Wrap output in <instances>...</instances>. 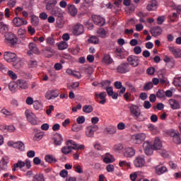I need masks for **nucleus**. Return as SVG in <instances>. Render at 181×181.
Returning <instances> with one entry per match:
<instances>
[{"mask_svg":"<svg viewBox=\"0 0 181 181\" xmlns=\"http://www.w3.org/2000/svg\"><path fill=\"white\" fill-rule=\"evenodd\" d=\"M24 115L26 117L28 122L31 124V125H37V124H39L37 117H36V115H35L30 109L25 110Z\"/></svg>","mask_w":181,"mask_h":181,"instance_id":"f257e3e1","label":"nucleus"},{"mask_svg":"<svg viewBox=\"0 0 181 181\" xmlns=\"http://www.w3.org/2000/svg\"><path fill=\"white\" fill-rule=\"evenodd\" d=\"M146 139V134L145 133H136L132 136L131 141L135 145H139Z\"/></svg>","mask_w":181,"mask_h":181,"instance_id":"f03ea898","label":"nucleus"},{"mask_svg":"<svg viewBox=\"0 0 181 181\" xmlns=\"http://www.w3.org/2000/svg\"><path fill=\"white\" fill-rule=\"evenodd\" d=\"M128 108L132 117H134L135 118H139L141 117V109H139V106L129 104Z\"/></svg>","mask_w":181,"mask_h":181,"instance_id":"7ed1b4c3","label":"nucleus"},{"mask_svg":"<svg viewBox=\"0 0 181 181\" xmlns=\"http://www.w3.org/2000/svg\"><path fill=\"white\" fill-rule=\"evenodd\" d=\"M4 59L7 63H13L18 60V55L12 52H5Z\"/></svg>","mask_w":181,"mask_h":181,"instance_id":"20e7f679","label":"nucleus"},{"mask_svg":"<svg viewBox=\"0 0 181 181\" xmlns=\"http://www.w3.org/2000/svg\"><path fill=\"white\" fill-rule=\"evenodd\" d=\"M95 99L99 104L104 105L107 103V93L101 92L100 93L95 92Z\"/></svg>","mask_w":181,"mask_h":181,"instance_id":"39448f33","label":"nucleus"},{"mask_svg":"<svg viewBox=\"0 0 181 181\" xmlns=\"http://www.w3.org/2000/svg\"><path fill=\"white\" fill-rule=\"evenodd\" d=\"M28 49L27 54L28 56H32L34 54H40V51L37 48V45L35 42H30L28 45Z\"/></svg>","mask_w":181,"mask_h":181,"instance_id":"423d86ee","label":"nucleus"},{"mask_svg":"<svg viewBox=\"0 0 181 181\" xmlns=\"http://www.w3.org/2000/svg\"><path fill=\"white\" fill-rule=\"evenodd\" d=\"M12 23L16 28H21V26H23V25H28V21L24 18L15 17L12 20Z\"/></svg>","mask_w":181,"mask_h":181,"instance_id":"0eeeda50","label":"nucleus"},{"mask_svg":"<svg viewBox=\"0 0 181 181\" xmlns=\"http://www.w3.org/2000/svg\"><path fill=\"white\" fill-rule=\"evenodd\" d=\"M168 49L175 59H181V48H177L175 46H169Z\"/></svg>","mask_w":181,"mask_h":181,"instance_id":"6e6552de","label":"nucleus"},{"mask_svg":"<svg viewBox=\"0 0 181 181\" xmlns=\"http://www.w3.org/2000/svg\"><path fill=\"white\" fill-rule=\"evenodd\" d=\"M135 168H144L145 166V158L141 156H138L133 161Z\"/></svg>","mask_w":181,"mask_h":181,"instance_id":"1a4fd4ad","label":"nucleus"},{"mask_svg":"<svg viewBox=\"0 0 181 181\" xmlns=\"http://www.w3.org/2000/svg\"><path fill=\"white\" fill-rule=\"evenodd\" d=\"M117 73L123 74L124 73H128L131 70V68L129 67V64L123 63L117 66Z\"/></svg>","mask_w":181,"mask_h":181,"instance_id":"9d476101","label":"nucleus"},{"mask_svg":"<svg viewBox=\"0 0 181 181\" xmlns=\"http://www.w3.org/2000/svg\"><path fill=\"white\" fill-rule=\"evenodd\" d=\"M73 34L75 36H79V35H83L84 33V26L81 24H76L73 27Z\"/></svg>","mask_w":181,"mask_h":181,"instance_id":"9b49d317","label":"nucleus"},{"mask_svg":"<svg viewBox=\"0 0 181 181\" xmlns=\"http://www.w3.org/2000/svg\"><path fill=\"white\" fill-rule=\"evenodd\" d=\"M143 148L146 155H152L153 153V150H152V144L148 141H146L143 144Z\"/></svg>","mask_w":181,"mask_h":181,"instance_id":"f8f14e48","label":"nucleus"},{"mask_svg":"<svg viewBox=\"0 0 181 181\" xmlns=\"http://www.w3.org/2000/svg\"><path fill=\"white\" fill-rule=\"evenodd\" d=\"M127 62L132 67H136L139 64V58L136 56L132 55L127 58Z\"/></svg>","mask_w":181,"mask_h":181,"instance_id":"ddd939ff","label":"nucleus"},{"mask_svg":"<svg viewBox=\"0 0 181 181\" xmlns=\"http://www.w3.org/2000/svg\"><path fill=\"white\" fill-rule=\"evenodd\" d=\"M136 152V151H135V149H134V148L128 147L124 149L123 152V156H124V158H132L135 156Z\"/></svg>","mask_w":181,"mask_h":181,"instance_id":"4468645a","label":"nucleus"},{"mask_svg":"<svg viewBox=\"0 0 181 181\" xmlns=\"http://www.w3.org/2000/svg\"><path fill=\"white\" fill-rule=\"evenodd\" d=\"M92 18L94 23L98 26H104L105 24V19L100 16H93Z\"/></svg>","mask_w":181,"mask_h":181,"instance_id":"2eb2a0df","label":"nucleus"},{"mask_svg":"<svg viewBox=\"0 0 181 181\" xmlns=\"http://www.w3.org/2000/svg\"><path fill=\"white\" fill-rule=\"evenodd\" d=\"M168 104H170V108L172 110H179L180 109V103L176 99L171 98L168 100Z\"/></svg>","mask_w":181,"mask_h":181,"instance_id":"dca6fc26","label":"nucleus"},{"mask_svg":"<svg viewBox=\"0 0 181 181\" xmlns=\"http://www.w3.org/2000/svg\"><path fill=\"white\" fill-rule=\"evenodd\" d=\"M59 93H56L54 90H47L45 93V98L47 100H53V98H57Z\"/></svg>","mask_w":181,"mask_h":181,"instance_id":"f3484780","label":"nucleus"},{"mask_svg":"<svg viewBox=\"0 0 181 181\" xmlns=\"http://www.w3.org/2000/svg\"><path fill=\"white\" fill-rule=\"evenodd\" d=\"M45 8L47 11H52L53 6L57 5V0H45Z\"/></svg>","mask_w":181,"mask_h":181,"instance_id":"a211bd4d","label":"nucleus"},{"mask_svg":"<svg viewBox=\"0 0 181 181\" xmlns=\"http://www.w3.org/2000/svg\"><path fill=\"white\" fill-rule=\"evenodd\" d=\"M94 132H95V127L88 126L86 127L85 134L88 138H93L94 136Z\"/></svg>","mask_w":181,"mask_h":181,"instance_id":"6ab92c4d","label":"nucleus"},{"mask_svg":"<svg viewBox=\"0 0 181 181\" xmlns=\"http://www.w3.org/2000/svg\"><path fill=\"white\" fill-rule=\"evenodd\" d=\"M53 141L56 146H60L63 143V136H62V134H57L54 136Z\"/></svg>","mask_w":181,"mask_h":181,"instance_id":"aec40b11","label":"nucleus"},{"mask_svg":"<svg viewBox=\"0 0 181 181\" xmlns=\"http://www.w3.org/2000/svg\"><path fill=\"white\" fill-rule=\"evenodd\" d=\"M8 163H9V158L3 157L0 161V169L6 170L8 169Z\"/></svg>","mask_w":181,"mask_h":181,"instance_id":"412c9836","label":"nucleus"},{"mask_svg":"<svg viewBox=\"0 0 181 181\" xmlns=\"http://www.w3.org/2000/svg\"><path fill=\"white\" fill-rule=\"evenodd\" d=\"M155 170H156V175H160L168 172V168L163 165H157L155 167Z\"/></svg>","mask_w":181,"mask_h":181,"instance_id":"4be33fe9","label":"nucleus"},{"mask_svg":"<svg viewBox=\"0 0 181 181\" xmlns=\"http://www.w3.org/2000/svg\"><path fill=\"white\" fill-rule=\"evenodd\" d=\"M147 10L151 11H156L158 9V1L156 0L151 1L146 6Z\"/></svg>","mask_w":181,"mask_h":181,"instance_id":"5701e85b","label":"nucleus"},{"mask_svg":"<svg viewBox=\"0 0 181 181\" xmlns=\"http://www.w3.org/2000/svg\"><path fill=\"white\" fill-rule=\"evenodd\" d=\"M103 162L105 163H112V162H115V158L112 155L107 153L103 157Z\"/></svg>","mask_w":181,"mask_h":181,"instance_id":"b1692460","label":"nucleus"},{"mask_svg":"<svg viewBox=\"0 0 181 181\" xmlns=\"http://www.w3.org/2000/svg\"><path fill=\"white\" fill-rule=\"evenodd\" d=\"M162 28L160 27H155L151 30V33L152 36H154V37H158V36H160L162 35Z\"/></svg>","mask_w":181,"mask_h":181,"instance_id":"393cba45","label":"nucleus"},{"mask_svg":"<svg viewBox=\"0 0 181 181\" xmlns=\"http://www.w3.org/2000/svg\"><path fill=\"white\" fill-rule=\"evenodd\" d=\"M163 62H165L166 66H168V67H173L175 66V59L170 58L169 56H165Z\"/></svg>","mask_w":181,"mask_h":181,"instance_id":"a878e982","label":"nucleus"},{"mask_svg":"<svg viewBox=\"0 0 181 181\" xmlns=\"http://www.w3.org/2000/svg\"><path fill=\"white\" fill-rule=\"evenodd\" d=\"M17 84L21 90H26L29 85H28V82L26 81L23 79H18L17 80Z\"/></svg>","mask_w":181,"mask_h":181,"instance_id":"bb28decb","label":"nucleus"},{"mask_svg":"<svg viewBox=\"0 0 181 181\" xmlns=\"http://www.w3.org/2000/svg\"><path fill=\"white\" fill-rule=\"evenodd\" d=\"M32 181H46V180L43 174L37 173L33 176Z\"/></svg>","mask_w":181,"mask_h":181,"instance_id":"cd10ccee","label":"nucleus"},{"mask_svg":"<svg viewBox=\"0 0 181 181\" xmlns=\"http://www.w3.org/2000/svg\"><path fill=\"white\" fill-rule=\"evenodd\" d=\"M153 146L156 151H159L162 148V141H160V139H159V138L155 139Z\"/></svg>","mask_w":181,"mask_h":181,"instance_id":"c85d7f7f","label":"nucleus"},{"mask_svg":"<svg viewBox=\"0 0 181 181\" xmlns=\"http://www.w3.org/2000/svg\"><path fill=\"white\" fill-rule=\"evenodd\" d=\"M18 81L16 82H11L8 85V88L11 93H16L18 91Z\"/></svg>","mask_w":181,"mask_h":181,"instance_id":"c756f323","label":"nucleus"},{"mask_svg":"<svg viewBox=\"0 0 181 181\" xmlns=\"http://www.w3.org/2000/svg\"><path fill=\"white\" fill-rule=\"evenodd\" d=\"M1 114L3 115H5L6 117H12V115H15V113L11 111L10 110H8L6 107L2 108L0 110Z\"/></svg>","mask_w":181,"mask_h":181,"instance_id":"7c9ffc66","label":"nucleus"},{"mask_svg":"<svg viewBox=\"0 0 181 181\" xmlns=\"http://www.w3.org/2000/svg\"><path fill=\"white\" fill-rule=\"evenodd\" d=\"M68 11L71 16H76L77 15V8L74 5H68Z\"/></svg>","mask_w":181,"mask_h":181,"instance_id":"2f4dec72","label":"nucleus"},{"mask_svg":"<svg viewBox=\"0 0 181 181\" xmlns=\"http://www.w3.org/2000/svg\"><path fill=\"white\" fill-rule=\"evenodd\" d=\"M57 46L59 50H66V49L69 47V44H67V42H66L65 41H62L60 42L57 43Z\"/></svg>","mask_w":181,"mask_h":181,"instance_id":"473e14b6","label":"nucleus"},{"mask_svg":"<svg viewBox=\"0 0 181 181\" xmlns=\"http://www.w3.org/2000/svg\"><path fill=\"white\" fill-rule=\"evenodd\" d=\"M105 132L111 134H117V128L115 126L110 125L105 129Z\"/></svg>","mask_w":181,"mask_h":181,"instance_id":"72a5a7b5","label":"nucleus"},{"mask_svg":"<svg viewBox=\"0 0 181 181\" xmlns=\"http://www.w3.org/2000/svg\"><path fill=\"white\" fill-rule=\"evenodd\" d=\"M9 32V26L4 23H0V33H8Z\"/></svg>","mask_w":181,"mask_h":181,"instance_id":"f704fd0d","label":"nucleus"},{"mask_svg":"<svg viewBox=\"0 0 181 181\" xmlns=\"http://www.w3.org/2000/svg\"><path fill=\"white\" fill-rule=\"evenodd\" d=\"M66 145L69 148H70L71 151L77 149V144L74 142L73 140H69L66 141Z\"/></svg>","mask_w":181,"mask_h":181,"instance_id":"c9c22d12","label":"nucleus"},{"mask_svg":"<svg viewBox=\"0 0 181 181\" xmlns=\"http://www.w3.org/2000/svg\"><path fill=\"white\" fill-rule=\"evenodd\" d=\"M45 159L46 162H48V163H56V162H57L56 158H54V156H53L52 155L45 156Z\"/></svg>","mask_w":181,"mask_h":181,"instance_id":"e433bc0d","label":"nucleus"},{"mask_svg":"<svg viewBox=\"0 0 181 181\" xmlns=\"http://www.w3.org/2000/svg\"><path fill=\"white\" fill-rule=\"evenodd\" d=\"M119 168H127V169H131V163L127 160H119Z\"/></svg>","mask_w":181,"mask_h":181,"instance_id":"4c0bfd02","label":"nucleus"},{"mask_svg":"<svg viewBox=\"0 0 181 181\" xmlns=\"http://www.w3.org/2000/svg\"><path fill=\"white\" fill-rule=\"evenodd\" d=\"M43 136H45V133L43 132H38L35 134L33 139L35 141H40L43 139Z\"/></svg>","mask_w":181,"mask_h":181,"instance_id":"58836bf2","label":"nucleus"},{"mask_svg":"<svg viewBox=\"0 0 181 181\" xmlns=\"http://www.w3.org/2000/svg\"><path fill=\"white\" fill-rule=\"evenodd\" d=\"M88 43H92V45H98L100 43V40L96 36H90L88 40Z\"/></svg>","mask_w":181,"mask_h":181,"instance_id":"ea45409f","label":"nucleus"},{"mask_svg":"<svg viewBox=\"0 0 181 181\" xmlns=\"http://www.w3.org/2000/svg\"><path fill=\"white\" fill-rule=\"evenodd\" d=\"M103 62L105 64H111L114 61L111 59V56H110V54H105Z\"/></svg>","mask_w":181,"mask_h":181,"instance_id":"a19ab883","label":"nucleus"},{"mask_svg":"<svg viewBox=\"0 0 181 181\" xmlns=\"http://www.w3.org/2000/svg\"><path fill=\"white\" fill-rule=\"evenodd\" d=\"M165 134L167 135H169L170 136H172V138L175 137L177 134H179V132L177 130H175L173 129H170L165 131Z\"/></svg>","mask_w":181,"mask_h":181,"instance_id":"79ce46f5","label":"nucleus"},{"mask_svg":"<svg viewBox=\"0 0 181 181\" xmlns=\"http://www.w3.org/2000/svg\"><path fill=\"white\" fill-rule=\"evenodd\" d=\"M16 37V35L12 33H8L7 35H5V40L4 42L6 43L7 42H9L10 40H12L13 39H15Z\"/></svg>","mask_w":181,"mask_h":181,"instance_id":"37998d69","label":"nucleus"},{"mask_svg":"<svg viewBox=\"0 0 181 181\" xmlns=\"http://www.w3.org/2000/svg\"><path fill=\"white\" fill-rule=\"evenodd\" d=\"M16 149H18L20 152H23L25 151V144L21 141H17Z\"/></svg>","mask_w":181,"mask_h":181,"instance_id":"c03bdc74","label":"nucleus"},{"mask_svg":"<svg viewBox=\"0 0 181 181\" xmlns=\"http://www.w3.org/2000/svg\"><path fill=\"white\" fill-rule=\"evenodd\" d=\"M156 97H158L160 100H166V96H165V90H159L156 93Z\"/></svg>","mask_w":181,"mask_h":181,"instance_id":"a18cd8bd","label":"nucleus"},{"mask_svg":"<svg viewBox=\"0 0 181 181\" xmlns=\"http://www.w3.org/2000/svg\"><path fill=\"white\" fill-rule=\"evenodd\" d=\"M82 129L83 126L78 125L77 124H73L71 127V131H73V132H80V131H81Z\"/></svg>","mask_w":181,"mask_h":181,"instance_id":"49530a36","label":"nucleus"},{"mask_svg":"<svg viewBox=\"0 0 181 181\" xmlns=\"http://www.w3.org/2000/svg\"><path fill=\"white\" fill-rule=\"evenodd\" d=\"M61 151L64 155H69L71 152V148L66 145L61 148Z\"/></svg>","mask_w":181,"mask_h":181,"instance_id":"de8ad7c7","label":"nucleus"},{"mask_svg":"<svg viewBox=\"0 0 181 181\" xmlns=\"http://www.w3.org/2000/svg\"><path fill=\"white\" fill-rule=\"evenodd\" d=\"M97 35L98 36H99V37H103V38L107 37V31H105L104 28H101L98 30Z\"/></svg>","mask_w":181,"mask_h":181,"instance_id":"09e8293b","label":"nucleus"},{"mask_svg":"<svg viewBox=\"0 0 181 181\" xmlns=\"http://www.w3.org/2000/svg\"><path fill=\"white\" fill-rule=\"evenodd\" d=\"M173 83L175 87H181V76L174 78Z\"/></svg>","mask_w":181,"mask_h":181,"instance_id":"8fccbe9b","label":"nucleus"},{"mask_svg":"<svg viewBox=\"0 0 181 181\" xmlns=\"http://www.w3.org/2000/svg\"><path fill=\"white\" fill-rule=\"evenodd\" d=\"M6 44L8 45V46H11V47L15 46L16 45L18 44V37H16L13 38L12 40H10L7 42H6Z\"/></svg>","mask_w":181,"mask_h":181,"instance_id":"3c124183","label":"nucleus"},{"mask_svg":"<svg viewBox=\"0 0 181 181\" xmlns=\"http://www.w3.org/2000/svg\"><path fill=\"white\" fill-rule=\"evenodd\" d=\"M93 106L88 105H86L83 107V112H86V114H90V112H93Z\"/></svg>","mask_w":181,"mask_h":181,"instance_id":"603ef678","label":"nucleus"},{"mask_svg":"<svg viewBox=\"0 0 181 181\" xmlns=\"http://www.w3.org/2000/svg\"><path fill=\"white\" fill-rule=\"evenodd\" d=\"M31 23L33 26H37V25H39V17L36 16H32Z\"/></svg>","mask_w":181,"mask_h":181,"instance_id":"864d4df0","label":"nucleus"},{"mask_svg":"<svg viewBox=\"0 0 181 181\" xmlns=\"http://www.w3.org/2000/svg\"><path fill=\"white\" fill-rule=\"evenodd\" d=\"M148 129H149V131H151V134H158V127H156L155 125L148 124Z\"/></svg>","mask_w":181,"mask_h":181,"instance_id":"5fc2aeb1","label":"nucleus"},{"mask_svg":"<svg viewBox=\"0 0 181 181\" xmlns=\"http://www.w3.org/2000/svg\"><path fill=\"white\" fill-rule=\"evenodd\" d=\"M125 86H126V87H127L129 88V91H131L132 93H136V89L135 88V87H134L133 85H132L131 83L126 82Z\"/></svg>","mask_w":181,"mask_h":181,"instance_id":"6e6d98bb","label":"nucleus"},{"mask_svg":"<svg viewBox=\"0 0 181 181\" xmlns=\"http://www.w3.org/2000/svg\"><path fill=\"white\" fill-rule=\"evenodd\" d=\"M7 74L12 80H16V78H18V75H16V74L13 71H8Z\"/></svg>","mask_w":181,"mask_h":181,"instance_id":"4d7b16f0","label":"nucleus"},{"mask_svg":"<svg viewBox=\"0 0 181 181\" xmlns=\"http://www.w3.org/2000/svg\"><path fill=\"white\" fill-rule=\"evenodd\" d=\"M33 107L35 110H41L43 105H42V103H40V102H39L38 100H35L33 103Z\"/></svg>","mask_w":181,"mask_h":181,"instance_id":"13d9d810","label":"nucleus"},{"mask_svg":"<svg viewBox=\"0 0 181 181\" xmlns=\"http://www.w3.org/2000/svg\"><path fill=\"white\" fill-rule=\"evenodd\" d=\"M115 54H117V56L120 57V59H124V53L122 52V49H121L120 47L116 49Z\"/></svg>","mask_w":181,"mask_h":181,"instance_id":"bf43d9fd","label":"nucleus"},{"mask_svg":"<svg viewBox=\"0 0 181 181\" xmlns=\"http://www.w3.org/2000/svg\"><path fill=\"white\" fill-rule=\"evenodd\" d=\"M57 28H59V29H62L63 26H64V20L63 18H59L57 20Z\"/></svg>","mask_w":181,"mask_h":181,"instance_id":"052dcab7","label":"nucleus"},{"mask_svg":"<svg viewBox=\"0 0 181 181\" xmlns=\"http://www.w3.org/2000/svg\"><path fill=\"white\" fill-rule=\"evenodd\" d=\"M73 168L74 169L75 172H76V173H83V169L80 165H74Z\"/></svg>","mask_w":181,"mask_h":181,"instance_id":"680f3d73","label":"nucleus"},{"mask_svg":"<svg viewBox=\"0 0 181 181\" xmlns=\"http://www.w3.org/2000/svg\"><path fill=\"white\" fill-rule=\"evenodd\" d=\"M153 84L152 83V82H148L144 85V90H145V91H148V90H151V88H153Z\"/></svg>","mask_w":181,"mask_h":181,"instance_id":"e2e57ef3","label":"nucleus"},{"mask_svg":"<svg viewBox=\"0 0 181 181\" xmlns=\"http://www.w3.org/2000/svg\"><path fill=\"white\" fill-rule=\"evenodd\" d=\"M59 176L65 179V177H67V176H69V171L66 170H61L59 173Z\"/></svg>","mask_w":181,"mask_h":181,"instance_id":"0e129e2a","label":"nucleus"},{"mask_svg":"<svg viewBox=\"0 0 181 181\" xmlns=\"http://www.w3.org/2000/svg\"><path fill=\"white\" fill-rule=\"evenodd\" d=\"M173 142H175V144H181V139L179 133L175 137H173Z\"/></svg>","mask_w":181,"mask_h":181,"instance_id":"69168bd1","label":"nucleus"},{"mask_svg":"<svg viewBox=\"0 0 181 181\" xmlns=\"http://www.w3.org/2000/svg\"><path fill=\"white\" fill-rule=\"evenodd\" d=\"M47 45H49V46H52V45H54V39L52 37H48L46 38Z\"/></svg>","mask_w":181,"mask_h":181,"instance_id":"338daca9","label":"nucleus"},{"mask_svg":"<svg viewBox=\"0 0 181 181\" xmlns=\"http://www.w3.org/2000/svg\"><path fill=\"white\" fill-rule=\"evenodd\" d=\"M117 128L119 131H124V129H125V123L122 122H119L117 125Z\"/></svg>","mask_w":181,"mask_h":181,"instance_id":"774afa93","label":"nucleus"}]
</instances>
